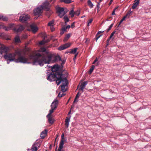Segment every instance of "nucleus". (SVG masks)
Wrapping results in <instances>:
<instances>
[{
    "label": "nucleus",
    "instance_id": "5701e85b",
    "mask_svg": "<svg viewBox=\"0 0 151 151\" xmlns=\"http://www.w3.org/2000/svg\"><path fill=\"white\" fill-rule=\"evenodd\" d=\"M64 133H63L62 134V135H61V139L60 140V143L59 144H61V143L62 142H63V145L64 144V140H63V139H64Z\"/></svg>",
    "mask_w": 151,
    "mask_h": 151
},
{
    "label": "nucleus",
    "instance_id": "e2e57ef3",
    "mask_svg": "<svg viewBox=\"0 0 151 151\" xmlns=\"http://www.w3.org/2000/svg\"><path fill=\"white\" fill-rule=\"evenodd\" d=\"M70 113H71V110H70V111H69V112H68V115H69V114H70Z\"/></svg>",
    "mask_w": 151,
    "mask_h": 151
},
{
    "label": "nucleus",
    "instance_id": "c9c22d12",
    "mask_svg": "<svg viewBox=\"0 0 151 151\" xmlns=\"http://www.w3.org/2000/svg\"><path fill=\"white\" fill-rule=\"evenodd\" d=\"M113 25V24H112L109 27V28L106 29V32H108L111 28Z\"/></svg>",
    "mask_w": 151,
    "mask_h": 151
},
{
    "label": "nucleus",
    "instance_id": "39448f33",
    "mask_svg": "<svg viewBox=\"0 0 151 151\" xmlns=\"http://www.w3.org/2000/svg\"><path fill=\"white\" fill-rule=\"evenodd\" d=\"M46 11H49L50 10V5L47 1L43 2L42 5L40 6Z\"/></svg>",
    "mask_w": 151,
    "mask_h": 151
},
{
    "label": "nucleus",
    "instance_id": "338daca9",
    "mask_svg": "<svg viewBox=\"0 0 151 151\" xmlns=\"http://www.w3.org/2000/svg\"><path fill=\"white\" fill-rule=\"evenodd\" d=\"M100 2H99V3H98L97 5H100Z\"/></svg>",
    "mask_w": 151,
    "mask_h": 151
},
{
    "label": "nucleus",
    "instance_id": "aec40b11",
    "mask_svg": "<svg viewBox=\"0 0 151 151\" xmlns=\"http://www.w3.org/2000/svg\"><path fill=\"white\" fill-rule=\"evenodd\" d=\"M88 4L89 7L91 8L93 7V5L91 2L90 0H88Z\"/></svg>",
    "mask_w": 151,
    "mask_h": 151
},
{
    "label": "nucleus",
    "instance_id": "2f4dec72",
    "mask_svg": "<svg viewBox=\"0 0 151 151\" xmlns=\"http://www.w3.org/2000/svg\"><path fill=\"white\" fill-rule=\"evenodd\" d=\"M54 110V109L51 108V109L49 111V113L48 114L47 116H51V114L53 112Z\"/></svg>",
    "mask_w": 151,
    "mask_h": 151
},
{
    "label": "nucleus",
    "instance_id": "a18cd8bd",
    "mask_svg": "<svg viewBox=\"0 0 151 151\" xmlns=\"http://www.w3.org/2000/svg\"><path fill=\"white\" fill-rule=\"evenodd\" d=\"M70 34H67L66 36L65 37H66L67 38H68V39L70 37Z\"/></svg>",
    "mask_w": 151,
    "mask_h": 151
},
{
    "label": "nucleus",
    "instance_id": "423d86ee",
    "mask_svg": "<svg viewBox=\"0 0 151 151\" xmlns=\"http://www.w3.org/2000/svg\"><path fill=\"white\" fill-rule=\"evenodd\" d=\"M29 18V16L27 14H23L20 16L19 18V20L22 22H24L27 21Z\"/></svg>",
    "mask_w": 151,
    "mask_h": 151
},
{
    "label": "nucleus",
    "instance_id": "de8ad7c7",
    "mask_svg": "<svg viewBox=\"0 0 151 151\" xmlns=\"http://www.w3.org/2000/svg\"><path fill=\"white\" fill-rule=\"evenodd\" d=\"M74 23L75 22H73L71 25L70 27L72 28H73L75 27V25H74Z\"/></svg>",
    "mask_w": 151,
    "mask_h": 151
},
{
    "label": "nucleus",
    "instance_id": "58836bf2",
    "mask_svg": "<svg viewBox=\"0 0 151 151\" xmlns=\"http://www.w3.org/2000/svg\"><path fill=\"white\" fill-rule=\"evenodd\" d=\"M93 21V19H90L88 21V26L89 25V24L90 23H91L92 21Z\"/></svg>",
    "mask_w": 151,
    "mask_h": 151
},
{
    "label": "nucleus",
    "instance_id": "4c0bfd02",
    "mask_svg": "<svg viewBox=\"0 0 151 151\" xmlns=\"http://www.w3.org/2000/svg\"><path fill=\"white\" fill-rule=\"evenodd\" d=\"M65 94H64L63 93H62V94H61L60 93H59L58 94V96L59 97H61L63 96H65Z\"/></svg>",
    "mask_w": 151,
    "mask_h": 151
},
{
    "label": "nucleus",
    "instance_id": "8fccbe9b",
    "mask_svg": "<svg viewBox=\"0 0 151 151\" xmlns=\"http://www.w3.org/2000/svg\"><path fill=\"white\" fill-rule=\"evenodd\" d=\"M68 39V38H67L66 37H65L64 38V39L63 41L65 42H67V41Z\"/></svg>",
    "mask_w": 151,
    "mask_h": 151
},
{
    "label": "nucleus",
    "instance_id": "ea45409f",
    "mask_svg": "<svg viewBox=\"0 0 151 151\" xmlns=\"http://www.w3.org/2000/svg\"><path fill=\"white\" fill-rule=\"evenodd\" d=\"M10 28L11 27H4V29L6 31H8L10 29Z\"/></svg>",
    "mask_w": 151,
    "mask_h": 151
},
{
    "label": "nucleus",
    "instance_id": "bf43d9fd",
    "mask_svg": "<svg viewBox=\"0 0 151 151\" xmlns=\"http://www.w3.org/2000/svg\"><path fill=\"white\" fill-rule=\"evenodd\" d=\"M77 99H76V98H75V99L73 101V103H75V102H76V100Z\"/></svg>",
    "mask_w": 151,
    "mask_h": 151
},
{
    "label": "nucleus",
    "instance_id": "0eeeda50",
    "mask_svg": "<svg viewBox=\"0 0 151 151\" xmlns=\"http://www.w3.org/2000/svg\"><path fill=\"white\" fill-rule=\"evenodd\" d=\"M43 10V8L40 6L34 10V13L35 15L41 14L42 13Z\"/></svg>",
    "mask_w": 151,
    "mask_h": 151
},
{
    "label": "nucleus",
    "instance_id": "c756f323",
    "mask_svg": "<svg viewBox=\"0 0 151 151\" xmlns=\"http://www.w3.org/2000/svg\"><path fill=\"white\" fill-rule=\"evenodd\" d=\"M95 67V66L94 65H92L89 71V74H91V73L93 71L94 68Z\"/></svg>",
    "mask_w": 151,
    "mask_h": 151
},
{
    "label": "nucleus",
    "instance_id": "a878e982",
    "mask_svg": "<svg viewBox=\"0 0 151 151\" xmlns=\"http://www.w3.org/2000/svg\"><path fill=\"white\" fill-rule=\"evenodd\" d=\"M1 17L0 19H2L4 21H6L8 20V18L7 17L1 15Z\"/></svg>",
    "mask_w": 151,
    "mask_h": 151
},
{
    "label": "nucleus",
    "instance_id": "393cba45",
    "mask_svg": "<svg viewBox=\"0 0 151 151\" xmlns=\"http://www.w3.org/2000/svg\"><path fill=\"white\" fill-rule=\"evenodd\" d=\"M63 19L65 21V24H66L67 22H68L69 21V18L68 17L66 16H65L64 17Z\"/></svg>",
    "mask_w": 151,
    "mask_h": 151
},
{
    "label": "nucleus",
    "instance_id": "f8f14e48",
    "mask_svg": "<svg viewBox=\"0 0 151 151\" xmlns=\"http://www.w3.org/2000/svg\"><path fill=\"white\" fill-rule=\"evenodd\" d=\"M47 133V131L45 129L42 131L40 134V137L42 139H43L45 138Z\"/></svg>",
    "mask_w": 151,
    "mask_h": 151
},
{
    "label": "nucleus",
    "instance_id": "f3484780",
    "mask_svg": "<svg viewBox=\"0 0 151 151\" xmlns=\"http://www.w3.org/2000/svg\"><path fill=\"white\" fill-rule=\"evenodd\" d=\"M37 143H34L32 146V148L31 149V151H37V146H36V145L37 144Z\"/></svg>",
    "mask_w": 151,
    "mask_h": 151
},
{
    "label": "nucleus",
    "instance_id": "052dcab7",
    "mask_svg": "<svg viewBox=\"0 0 151 151\" xmlns=\"http://www.w3.org/2000/svg\"><path fill=\"white\" fill-rule=\"evenodd\" d=\"M65 63V61H63L62 62V64H64Z\"/></svg>",
    "mask_w": 151,
    "mask_h": 151
},
{
    "label": "nucleus",
    "instance_id": "a211bd4d",
    "mask_svg": "<svg viewBox=\"0 0 151 151\" xmlns=\"http://www.w3.org/2000/svg\"><path fill=\"white\" fill-rule=\"evenodd\" d=\"M136 1L135 3H134L133 4L132 8L133 9H135L139 3V2L138 1Z\"/></svg>",
    "mask_w": 151,
    "mask_h": 151
},
{
    "label": "nucleus",
    "instance_id": "bb28decb",
    "mask_svg": "<svg viewBox=\"0 0 151 151\" xmlns=\"http://www.w3.org/2000/svg\"><path fill=\"white\" fill-rule=\"evenodd\" d=\"M132 11H129L128 12L127 14L126 15L124 16V17H125L126 18H129L130 15L132 14Z\"/></svg>",
    "mask_w": 151,
    "mask_h": 151
},
{
    "label": "nucleus",
    "instance_id": "603ef678",
    "mask_svg": "<svg viewBox=\"0 0 151 151\" xmlns=\"http://www.w3.org/2000/svg\"><path fill=\"white\" fill-rule=\"evenodd\" d=\"M56 0H50V2L51 3H53Z\"/></svg>",
    "mask_w": 151,
    "mask_h": 151
},
{
    "label": "nucleus",
    "instance_id": "79ce46f5",
    "mask_svg": "<svg viewBox=\"0 0 151 151\" xmlns=\"http://www.w3.org/2000/svg\"><path fill=\"white\" fill-rule=\"evenodd\" d=\"M104 32V31H99L96 34V37L97 35H99V34L101 33H103V32Z\"/></svg>",
    "mask_w": 151,
    "mask_h": 151
},
{
    "label": "nucleus",
    "instance_id": "49530a36",
    "mask_svg": "<svg viewBox=\"0 0 151 151\" xmlns=\"http://www.w3.org/2000/svg\"><path fill=\"white\" fill-rule=\"evenodd\" d=\"M50 28L52 31H53L55 30V28L53 27V26L50 27Z\"/></svg>",
    "mask_w": 151,
    "mask_h": 151
},
{
    "label": "nucleus",
    "instance_id": "f257e3e1",
    "mask_svg": "<svg viewBox=\"0 0 151 151\" xmlns=\"http://www.w3.org/2000/svg\"><path fill=\"white\" fill-rule=\"evenodd\" d=\"M25 55H22L21 51L17 50L14 53L5 54L3 57L6 60L7 64L13 61L16 63H29V60H32L33 65H38L41 66L45 64H49L53 57V55L47 51L45 48L30 54L28 58H26Z\"/></svg>",
    "mask_w": 151,
    "mask_h": 151
},
{
    "label": "nucleus",
    "instance_id": "0e129e2a",
    "mask_svg": "<svg viewBox=\"0 0 151 151\" xmlns=\"http://www.w3.org/2000/svg\"><path fill=\"white\" fill-rule=\"evenodd\" d=\"M85 17V15H83V16L82 17H81V18H83L84 17Z\"/></svg>",
    "mask_w": 151,
    "mask_h": 151
},
{
    "label": "nucleus",
    "instance_id": "4be33fe9",
    "mask_svg": "<svg viewBox=\"0 0 151 151\" xmlns=\"http://www.w3.org/2000/svg\"><path fill=\"white\" fill-rule=\"evenodd\" d=\"M54 23V20H52L51 21H50L47 24L48 26H53Z\"/></svg>",
    "mask_w": 151,
    "mask_h": 151
},
{
    "label": "nucleus",
    "instance_id": "20e7f679",
    "mask_svg": "<svg viewBox=\"0 0 151 151\" xmlns=\"http://www.w3.org/2000/svg\"><path fill=\"white\" fill-rule=\"evenodd\" d=\"M57 12L60 18H62L68 11V10L66 9L65 10L63 8L58 7L56 8Z\"/></svg>",
    "mask_w": 151,
    "mask_h": 151
},
{
    "label": "nucleus",
    "instance_id": "6e6d98bb",
    "mask_svg": "<svg viewBox=\"0 0 151 151\" xmlns=\"http://www.w3.org/2000/svg\"><path fill=\"white\" fill-rule=\"evenodd\" d=\"M23 37L24 38H26L27 37V36L26 35H24L23 36Z\"/></svg>",
    "mask_w": 151,
    "mask_h": 151
},
{
    "label": "nucleus",
    "instance_id": "f704fd0d",
    "mask_svg": "<svg viewBox=\"0 0 151 151\" xmlns=\"http://www.w3.org/2000/svg\"><path fill=\"white\" fill-rule=\"evenodd\" d=\"M59 59V60H61V59L60 57L59 56L58 57H55V60L53 61V62H55L57 60Z\"/></svg>",
    "mask_w": 151,
    "mask_h": 151
},
{
    "label": "nucleus",
    "instance_id": "a19ab883",
    "mask_svg": "<svg viewBox=\"0 0 151 151\" xmlns=\"http://www.w3.org/2000/svg\"><path fill=\"white\" fill-rule=\"evenodd\" d=\"M102 35H99V36H98V35L96 37V42L102 36Z\"/></svg>",
    "mask_w": 151,
    "mask_h": 151
},
{
    "label": "nucleus",
    "instance_id": "9d476101",
    "mask_svg": "<svg viewBox=\"0 0 151 151\" xmlns=\"http://www.w3.org/2000/svg\"><path fill=\"white\" fill-rule=\"evenodd\" d=\"M8 47H6V46L4 45H1V47L0 48V51L2 53V54L4 53H5L7 52L8 51Z\"/></svg>",
    "mask_w": 151,
    "mask_h": 151
},
{
    "label": "nucleus",
    "instance_id": "e433bc0d",
    "mask_svg": "<svg viewBox=\"0 0 151 151\" xmlns=\"http://www.w3.org/2000/svg\"><path fill=\"white\" fill-rule=\"evenodd\" d=\"M80 12L79 10H77V11L74 12V14L76 15L77 16H78L80 14Z\"/></svg>",
    "mask_w": 151,
    "mask_h": 151
},
{
    "label": "nucleus",
    "instance_id": "ddd939ff",
    "mask_svg": "<svg viewBox=\"0 0 151 151\" xmlns=\"http://www.w3.org/2000/svg\"><path fill=\"white\" fill-rule=\"evenodd\" d=\"M70 117H67L65 119V125L67 128L69 126V123L70 122Z\"/></svg>",
    "mask_w": 151,
    "mask_h": 151
},
{
    "label": "nucleus",
    "instance_id": "3c124183",
    "mask_svg": "<svg viewBox=\"0 0 151 151\" xmlns=\"http://www.w3.org/2000/svg\"><path fill=\"white\" fill-rule=\"evenodd\" d=\"M70 25H68L67 26H66L65 27L66 29H67L70 28Z\"/></svg>",
    "mask_w": 151,
    "mask_h": 151
},
{
    "label": "nucleus",
    "instance_id": "473e14b6",
    "mask_svg": "<svg viewBox=\"0 0 151 151\" xmlns=\"http://www.w3.org/2000/svg\"><path fill=\"white\" fill-rule=\"evenodd\" d=\"M125 18L126 17H124L122 18V19L121 20L119 23V24L118 27H119L120 26L122 22L125 20Z\"/></svg>",
    "mask_w": 151,
    "mask_h": 151
},
{
    "label": "nucleus",
    "instance_id": "1a4fd4ad",
    "mask_svg": "<svg viewBox=\"0 0 151 151\" xmlns=\"http://www.w3.org/2000/svg\"><path fill=\"white\" fill-rule=\"evenodd\" d=\"M58 102V101L57 100H56L53 102L51 106V108L55 109L57 107Z\"/></svg>",
    "mask_w": 151,
    "mask_h": 151
},
{
    "label": "nucleus",
    "instance_id": "09e8293b",
    "mask_svg": "<svg viewBox=\"0 0 151 151\" xmlns=\"http://www.w3.org/2000/svg\"><path fill=\"white\" fill-rule=\"evenodd\" d=\"M66 29V27H63L62 29V31L63 32H65Z\"/></svg>",
    "mask_w": 151,
    "mask_h": 151
},
{
    "label": "nucleus",
    "instance_id": "b1692460",
    "mask_svg": "<svg viewBox=\"0 0 151 151\" xmlns=\"http://www.w3.org/2000/svg\"><path fill=\"white\" fill-rule=\"evenodd\" d=\"M66 49L64 45H61L58 48V49L59 50H62Z\"/></svg>",
    "mask_w": 151,
    "mask_h": 151
},
{
    "label": "nucleus",
    "instance_id": "cd10ccee",
    "mask_svg": "<svg viewBox=\"0 0 151 151\" xmlns=\"http://www.w3.org/2000/svg\"><path fill=\"white\" fill-rule=\"evenodd\" d=\"M60 1L61 2H63L67 4L70 3L72 2V1L71 0H61Z\"/></svg>",
    "mask_w": 151,
    "mask_h": 151
},
{
    "label": "nucleus",
    "instance_id": "6ab92c4d",
    "mask_svg": "<svg viewBox=\"0 0 151 151\" xmlns=\"http://www.w3.org/2000/svg\"><path fill=\"white\" fill-rule=\"evenodd\" d=\"M77 50V48H75L74 49H71V51H70L69 52L71 54H75L76 53Z\"/></svg>",
    "mask_w": 151,
    "mask_h": 151
},
{
    "label": "nucleus",
    "instance_id": "72a5a7b5",
    "mask_svg": "<svg viewBox=\"0 0 151 151\" xmlns=\"http://www.w3.org/2000/svg\"><path fill=\"white\" fill-rule=\"evenodd\" d=\"M65 47H66V49L69 47L70 45V43H67L64 45Z\"/></svg>",
    "mask_w": 151,
    "mask_h": 151
},
{
    "label": "nucleus",
    "instance_id": "5fc2aeb1",
    "mask_svg": "<svg viewBox=\"0 0 151 151\" xmlns=\"http://www.w3.org/2000/svg\"><path fill=\"white\" fill-rule=\"evenodd\" d=\"M115 15V12H114V11H113L112 12V14H111V15Z\"/></svg>",
    "mask_w": 151,
    "mask_h": 151
},
{
    "label": "nucleus",
    "instance_id": "7ed1b4c3",
    "mask_svg": "<svg viewBox=\"0 0 151 151\" xmlns=\"http://www.w3.org/2000/svg\"><path fill=\"white\" fill-rule=\"evenodd\" d=\"M60 80H61V83H62V85L60 86L61 88V90L63 92H64L66 91L68 82L67 79L66 78L63 77L62 79Z\"/></svg>",
    "mask_w": 151,
    "mask_h": 151
},
{
    "label": "nucleus",
    "instance_id": "c03bdc74",
    "mask_svg": "<svg viewBox=\"0 0 151 151\" xmlns=\"http://www.w3.org/2000/svg\"><path fill=\"white\" fill-rule=\"evenodd\" d=\"M45 41L43 40V41H42L40 42H39V44L41 45H43V44H45Z\"/></svg>",
    "mask_w": 151,
    "mask_h": 151
},
{
    "label": "nucleus",
    "instance_id": "2eb2a0df",
    "mask_svg": "<svg viewBox=\"0 0 151 151\" xmlns=\"http://www.w3.org/2000/svg\"><path fill=\"white\" fill-rule=\"evenodd\" d=\"M24 29V27L22 25H21L18 28H15L14 30L17 32H19L22 31Z\"/></svg>",
    "mask_w": 151,
    "mask_h": 151
},
{
    "label": "nucleus",
    "instance_id": "412c9836",
    "mask_svg": "<svg viewBox=\"0 0 151 151\" xmlns=\"http://www.w3.org/2000/svg\"><path fill=\"white\" fill-rule=\"evenodd\" d=\"M15 42L17 43H18L20 42V40L19 37L18 36H17L14 38Z\"/></svg>",
    "mask_w": 151,
    "mask_h": 151
},
{
    "label": "nucleus",
    "instance_id": "dca6fc26",
    "mask_svg": "<svg viewBox=\"0 0 151 151\" xmlns=\"http://www.w3.org/2000/svg\"><path fill=\"white\" fill-rule=\"evenodd\" d=\"M48 119V121L49 123L51 124H52L54 122V120L52 118L51 116H47Z\"/></svg>",
    "mask_w": 151,
    "mask_h": 151
},
{
    "label": "nucleus",
    "instance_id": "774afa93",
    "mask_svg": "<svg viewBox=\"0 0 151 151\" xmlns=\"http://www.w3.org/2000/svg\"><path fill=\"white\" fill-rule=\"evenodd\" d=\"M117 8H118V7H116L114 9L116 10V9H117Z\"/></svg>",
    "mask_w": 151,
    "mask_h": 151
},
{
    "label": "nucleus",
    "instance_id": "864d4df0",
    "mask_svg": "<svg viewBox=\"0 0 151 151\" xmlns=\"http://www.w3.org/2000/svg\"><path fill=\"white\" fill-rule=\"evenodd\" d=\"M97 61H98V59H97V58H96V59L93 62V64H94Z\"/></svg>",
    "mask_w": 151,
    "mask_h": 151
},
{
    "label": "nucleus",
    "instance_id": "c85d7f7f",
    "mask_svg": "<svg viewBox=\"0 0 151 151\" xmlns=\"http://www.w3.org/2000/svg\"><path fill=\"white\" fill-rule=\"evenodd\" d=\"M116 32L115 31H114L111 34V35L110 36L109 38L107 40V42H109V41L111 39L112 37L114 36V35L115 33Z\"/></svg>",
    "mask_w": 151,
    "mask_h": 151
},
{
    "label": "nucleus",
    "instance_id": "7c9ffc66",
    "mask_svg": "<svg viewBox=\"0 0 151 151\" xmlns=\"http://www.w3.org/2000/svg\"><path fill=\"white\" fill-rule=\"evenodd\" d=\"M69 14L71 15V17H72L74 16V12L73 10H72L70 12Z\"/></svg>",
    "mask_w": 151,
    "mask_h": 151
},
{
    "label": "nucleus",
    "instance_id": "69168bd1",
    "mask_svg": "<svg viewBox=\"0 0 151 151\" xmlns=\"http://www.w3.org/2000/svg\"><path fill=\"white\" fill-rule=\"evenodd\" d=\"M97 7L98 8V9H99V5H97Z\"/></svg>",
    "mask_w": 151,
    "mask_h": 151
},
{
    "label": "nucleus",
    "instance_id": "4468645a",
    "mask_svg": "<svg viewBox=\"0 0 151 151\" xmlns=\"http://www.w3.org/2000/svg\"><path fill=\"white\" fill-rule=\"evenodd\" d=\"M30 27L32 30L34 32H36L38 30L37 27L36 26L33 25H31Z\"/></svg>",
    "mask_w": 151,
    "mask_h": 151
},
{
    "label": "nucleus",
    "instance_id": "f03ea898",
    "mask_svg": "<svg viewBox=\"0 0 151 151\" xmlns=\"http://www.w3.org/2000/svg\"><path fill=\"white\" fill-rule=\"evenodd\" d=\"M64 77L61 73L59 72H56L55 73H50L48 76L47 79L50 82L56 81V83L58 85L61 83V80H60Z\"/></svg>",
    "mask_w": 151,
    "mask_h": 151
},
{
    "label": "nucleus",
    "instance_id": "13d9d810",
    "mask_svg": "<svg viewBox=\"0 0 151 151\" xmlns=\"http://www.w3.org/2000/svg\"><path fill=\"white\" fill-rule=\"evenodd\" d=\"M64 32H63V31L62 30V31H61V32H60V34H61V35H62V34H63L64 33Z\"/></svg>",
    "mask_w": 151,
    "mask_h": 151
},
{
    "label": "nucleus",
    "instance_id": "680f3d73",
    "mask_svg": "<svg viewBox=\"0 0 151 151\" xmlns=\"http://www.w3.org/2000/svg\"><path fill=\"white\" fill-rule=\"evenodd\" d=\"M2 55V53L1 52H0V57H1Z\"/></svg>",
    "mask_w": 151,
    "mask_h": 151
},
{
    "label": "nucleus",
    "instance_id": "4d7b16f0",
    "mask_svg": "<svg viewBox=\"0 0 151 151\" xmlns=\"http://www.w3.org/2000/svg\"><path fill=\"white\" fill-rule=\"evenodd\" d=\"M78 54V53H77L76 54L74 57L73 58V59H75L76 58V56Z\"/></svg>",
    "mask_w": 151,
    "mask_h": 151
},
{
    "label": "nucleus",
    "instance_id": "9b49d317",
    "mask_svg": "<svg viewBox=\"0 0 151 151\" xmlns=\"http://www.w3.org/2000/svg\"><path fill=\"white\" fill-rule=\"evenodd\" d=\"M51 69L52 72H58V71L59 70V67L58 65H54L53 67H51Z\"/></svg>",
    "mask_w": 151,
    "mask_h": 151
},
{
    "label": "nucleus",
    "instance_id": "6e6552de",
    "mask_svg": "<svg viewBox=\"0 0 151 151\" xmlns=\"http://www.w3.org/2000/svg\"><path fill=\"white\" fill-rule=\"evenodd\" d=\"M87 84V82L84 81L82 83L80 86V88L79 89V90L82 91V92L83 91V89L86 86Z\"/></svg>",
    "mask_w": 151,
    "mask_h": 151
},
{
    "label": "nucleus",
    "instance_id": "37998d69",
    "mask_svg": "<svg viewBox=\"0 0 151 151\" xmlns=\"http://www.w3.org/2000/svg\"><path fill=\"white\" fill-rule=\"evenodd\" d=\"M81 94H80L79 93V92H78L76 96V99H78V98L79 97V96Z\"/></svg>",
    "mask_w": 151,
    "mask_h": 151
}]
</instances>
